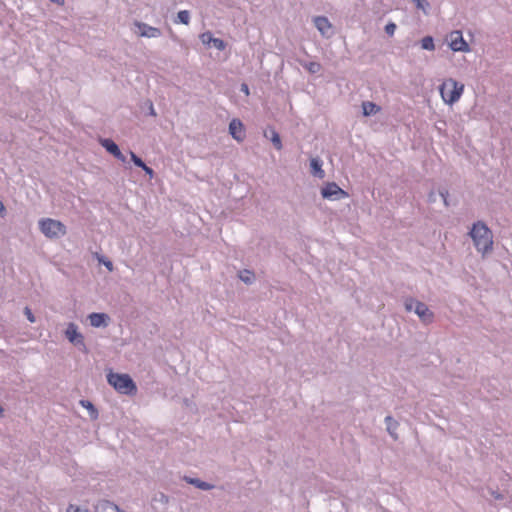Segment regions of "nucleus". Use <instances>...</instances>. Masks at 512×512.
Returning a JSON list of instances; mask_svg holds the SVG:
<instances>
[{"mask_svg": "<svg viewBox=\"0 0 512 512\" xmlns=\"http://www.w3.org/2000/svg\"><path fill=\"white\" fill-rule=\"evenodd\" d=\"M469 234L478 252L485 255L492 250L493 234L483 222L474 223Z\"/></svg>", "mask_w": 512, "mask_h": 512, "instance_id": "nucleus-1", "label": "nucleus"}, {"mask_svg": "<svg viewBox=\"0 0 512 512\" xmlns=\"http://www.w3.org/2000/svg\"><path fill=\"white\" fill-rule=\"evenodd\" d=\"M439 92L444 103L453 105L460 100L464 92V84L453 78H447L440 85Z\"/></svg>", "mask_w": 512, "mask_h": 512, "instance_id": "nucleus-2", "label": "nucleus"}, {"mask_svg": "<svg viewBox=\"0 0 512 512\" xmlns=\"http://www.w3.org/2000/svg\"><path fill=\"white\" fill-rule=\"evenodd\" d=\"M107 381L117 392L121 394L135 395L137 392L136 384L128 374L110 372L107 375Z\"/></svg>", "mask_w": 512, "mask_h": 512, "instance_id": "nucleus-3", "label": "nucleus"}, {"mask_svg": "<svg viewBox=\"0 0 512 512\" xmlns=\"http://www.w3.org/2000/svg\"><path fill=\"white\" fill-rule=\"evenodd\" d=\"M39 228L40 231L50 239L53 238H59L61 236H64L67 232L66 226L58 221L54 220L52 218H43L39 221Z\"/></svg>", "mask_w": 512, "mask_h": 512, "instance_id": "nucleus-4", "label": "nucleus"}, {"mask_svg": "<svg viewBox=\"0 0 512 512\" xmlns=\"http://www.w3.org/2000/svg\"><path fill=\"white\" fill-rule=\"evenodd\" d=\"M406 309L411 311L414 309L415 313L425 323H430L433 319V313L429 310L426 304L410 299L405 303Z\"/></svg>", "mask_w": 512, "mask_h": 512, "instance_id": "nucleus-5", "label": "nucleus"}, {"mask_svg": "<svg viewBox=\"0 0 512 512\" xmlns=\"http://www.w3.org/2000/svg\"><path fill=\"white\" fill-rule=\"evenodd\" d=\"M449 47L455 52H468L469 46L467 42L464 40L461 31H452L449 36Z\"/></svg>", "mask_w": 512, "mask_h": 512, "instance_id": "nucleus-6", "label": "nucleus"}, {"mask_svg": "<svg viewBox=\"0 0 512 512\" xmlns=\"http://www.w3.org/2000/svg\"><path fill=\"white\" fill-rule=\"evenodd\" d=\"M323 198L331 199V198H346L348 196L347 192L341 189L336 183L331 182L327 183L321 191Z\"/></svg>", "mask_w": 512, "mask_h": 512, "instance_id": "nucleus-7", "label": "nucleus"}, {"mask_svg": "<svg viewBox=\"0 0 512 512\" xmlns=\"http://www.w3.org/2000/svg\"><path fill=\"white\" fill-rule=\"evenodd\" d=\"M229 132L231 136L238 142H242L245 139V127L239 119L231 120L229 124Z\"/></svg>", "mask_w": 512, "mask_h": 512, "instance_id": "nucleus-8", "label": "nucleus"}, {"mask_svg": "<svg viewBox=\"0 0 512 512\" xmlns=\"http://www.w3.org/2000/svg\"><path fill=\"white\" fill-rule=\"evenodd\" d=\"M135 26L139 29V35L141 37L157 38L161 36L160 29L149 26L142 22H135Z\"/></svg>", "mask_w": 512, "mask_h": 512, "instance_id": "nucleus-9", "label": "nucleus"}, {"mask_svg": "<svg viewBox=\"0 0 512 512\" xmlns=\"http://www.w3.org/2000/svg\"><path fill=\"white\" fill-rule=\"evenodd\" d=\"M100 143L109 153H111L118 160H121L122 162L126 160L125 156L122 154L117 144L111 139H101Z\"/></svg>", "mask_w": 512, "mask_h": 512, "instance_id": "nucleus-10", "label": "nucleus"}, {"mask_svg": "<svg viewBox=\"0 0 512 512\" xmlns=\"http://www.w3.org/2000/svg\"><path fill=\"white\" fill-rule=\"evenodd\" d=\"M68 340L74 345H83V336L78 332V328L74 323H70L65 331Z\"/></svg>", "mask_w": 512, "mask_h": 512, "instance_id": "nucleus-11", "label": "nucleus"}, {"mask_svg": "<svg viewBox=\"0 0 512 512\" xmlns=\"http://www.w3.org/2000/svg\"><path fill=\"white\" fill-rule=\"evenodd\" d=\"M89 320L93 327L106 326L108 316L105 313H92L89 315Z\"/></svg>", "mask_w": 512, "mask_h": 512, "instance_id": "nucleus-12", "label": "nucleus"}, {"mask_svg": "<svg viewBox=\"0 0 512 512\" xmlns=\"http://www.w3.org/2000/svg\"><path fill=\"white\" fill-rule=\"evenodd\" d=\"M314 24L317 29L321 32V34L325 35L329 30H331L332 26L329 20L324 16H318L314 19Z\"/></svg>", "mask_w": 512, "mask_h": 512, "instance_id": "nucleus-13", "label": "nucleus"}, {"mask_svg": "<svg viewBox=\"0 0 512 512\" xmlns=\"http://www.w3.org/2000/svg\"><path fill=\"white\" fill-rule=\"evenodd\" d=\"M310 166H311L313 175L317 176L320 179L325 177V172L322 169V163L319 159L312 158L310 161Z\"/></svg>", "mask_w": 512, "mask_h": 512, "instance_id": "nucleus-14", "label": "nucleus"}, {"mask_svg": "<svg viewBox=\"0 0 512 512\" xmlns=\"http://www.w3.org/2000/svg\"><path fill=\"white\" fill-rule=\"evenodd\" d=\"M97 512H122L117 505L110 501H103L97 506Z\"/></svg>", "mask_w": 512, "mask_h": 512, "instance_id": "nucleus-15", "label": "nucleus"}, {"mask_svg": "<svg viewBox=\"0 0 512 512\" xmlns=\"http://www.w3.org/2000/svg\"><path fill=\"white\" fill-rule=\"evenodd\" d=\"M362 108H363V114L365 116H370V115L376 114L377 112L380 111V107L370 101L363 102Z\"/></svg>", "mask_w": 512, "mask_h": 512, "instance_id": "nucleus-16", "label": "nucleus"}, {"mask_svg": "<svg viewBox=\"0 0 512 512\" xmlns=\"http://www.w3.org/2000/svg\"><path fill=\"white\" fill-rule=\"evenodd\" d=\"M80 404L82 405V407L86 408L90 412V416L93 419L97 418L98 412H97L96 408L94 407V405L90 401H88V400H81Z\"/></svg>", "mask_w": 512, "mask_h": 512, "instance_id": "nucleus-17", "label": "nucleus"}, {"mask_svg": "<svg viewBox=\"0 0 512 512\" xmlns=\"http://www.w3.org/2000/svg\"><path fill=\"white\" fill-rule=\"evenodd\" d=\"M421 47L424 50L433 51L435 49L434 40L431 36H426L421 40Z\"/></svg>", "mask_w": 512, "mask_h": 512, "instance_id": "nucleus-18", "label": "nucleus"}, {"mask_svg": "<svg viewBox=\"0 0 512 512\" xmlns=\"http://www.w3.org/2000/svg\"><path fill=\"white\" fill-rule=\"evenodd\" d=\"M385 421L387 424V430L394 438H396V435L394 434V430L398 426V423L391 416H387Z\"/></svg>", "mask_w": 512, "mask_h": 512, "instance_id": "nucleus-19", "label": "nucleus"}, {"mask_svg": "<svg viewBox=\"0 0 512 512\" xmlns=\"http://www.w3.org/2000/svg\"><path fill=\"white\" fill-rule=\"evenodd\" d=\"M304 68L309 73L314 74V73H318L321 70V65L318 62H308V63L304 64Z\"/></svg>", "mask_w": 512, "mask_h": 512, "instance_id": "nucleus-20", "label": "nucleus"}, {"mask_svg": "<svg viewBox=\"0 0 512 512\" xmlns=\"http://www.w3.org/2000/svg\"><path fill=\"white\" fill-rule=\"evenodd\" d=\"M177 18H178V22L187 25L190 21L189 12L187 10L179 11Z\"/></svg>", "mask_w": 512, "mask_h": 512, "instance_id": "nucleus-21", "label": "nucleus"}, {"mask_svg": "<svg viewBox=\"0 0 512 512\" xmlns=\"http://www.w3.org/2000/svg\"><path fill=\"white\" fill-rule=\"evenodd\" d=\"M239 277L245 283H251L254 279V274L249 270H243L240 272Z\"/></svg>", "mask_w": 512, "mask_h": 512, "instance_id": "nucleus-22", "label": "nucleus"}, {"mask_svg": "<svg viewBox=\"0 0 512 512\" xmlns=\"http://www.w3.org/2000/svg\"><path fill=\"white\" fill-rule=\"evenodd\" d=\"M271 141L277 150L282 149V142H281L280 136L275 130H272Z\"/></svg>", "mask_w": 512, "mask_h": 512, "instance_id": "nucleus-23", "label": "nucleus"}, {"mask_svg": "<svg viewBox=\"0 0 512 512\" xmlns=\"http://www.w3.org/2000/svg\"><path fill=\"white\" fill-rule=\"evenodd\" d=\"M213 38L214 37L212 36V34L210 32H205L200 35V39H201L202 43L205 45L211 44Z\"/></svg>", "mask_w": 512, "mask_h": 512, "instance_id": "nucleus-24", "label": "nucleus"}, {"mask_svg": "<svg viewBox=\"0 0 512 512\" xmlns=\"http://www.w3.org/2000/svg\"><path fill=\"white\" fill-rule=\"evenodd\" d=\"M130 156H131V160L133 161V163L136 166L142 168L145 165V163L142 161V159L139 158L134 152H130Z\"/></svg>", "mask_w": 512, "mask_h": 512, "instance_id": "nucleus-25", "label": "nucleus"}, {"mask_svg": "<svg viewBox=\"0 0 512 512\" xmlns=\"http://www.w3.org/2000/svg\"><path fill=\"white\" fill-rule=\"evenodd\" d=\"M191 483L195 484L197 487H199L203 490H209L212 488V485H210L206 482L199 481V480H191Z\"/></svg>", "mask_w": 512, "mask_h": 512, "instance_id": "nucleus-26", "label": "nucleus"}, {"mask_svg": "<svg viewBox=\"0 0 512 512\" xmlns=\"http://www.w3.org/2000/svg\"><path fill=\"white\" fill-rule=\"evenodd\" d=\"M396 24L393 23V22H389L386 26H385V32L389 35V36H393L395 31H396Z\"/></svg>", "mask_w": 512, "mask_h": 512, "instance_id": "nucleus-27", "label": "nucleus"}, {"mask_svg": "<svg viewBox=\"0 0 512 512\" xmlns=\"http://www.w3.org/2000/svg\"><path fill=\"white\" fill-rule=\"evenodd\" d=\"M212 44L218 49V50H224L226 45L225 42L222 39L219 38H213Z\"/></svg>", "mask_w": 512, "mask_h": 512, "instance_id": "nucleus-28", "label": "nucleus"}, {"mask_svg": "<svg viewBox=\"0 0 512 512\" xmlns=\"http://www.w3.org/2000/svg\"><path fill=\"white\" fill-rule=\"evenodd\" d=\"M25 315L27 316V319L31 322V323H34L35 322V317L31 311L30 308L26 307L25 310Z\"/></svg>", "mask_w": 512, "mask_h": 512, "instance_id": "nucleus-29", "label": "nucleus"}, {"mask_svg": "<svg viewBox=\"0 0 512 512\" xmlns=\"http://www.w3.org/2000/svg\"><path fill=\"white\" fill-rule=\"evenodd\" d=\"M145 173L149 176L150 179L154 177V171L152 168L148 167L146 164L142 167Z\"/></svg>", "mask_w": 512, "mask_h": 512, "instance_id": "nucleus-30", "label": "nucleus"}, {"mask_svg": "<svg viewBox=\"0 0 512 512\" xmlns=\"http://www.w3.org/2000/svg\"><path fill=\"white\" fill-rule=\"evenodd\" d=\"M67 512H88L87 510H81L79 507L77 506H74V505H70L68 508H67Z\"/></svg>", "mask_w": 512, "mask_h": 512, "instance_id": "nucleus-31", "label": "nucleus"}, {"mask_svg": "<svg viewBox=\"0 0 512 512\" xmlns=\"http://www.w3.org/2000/svg\"><path fill=\"white\" fill-rule=\"evenodd\" d=\"M100 262H102L109 271H112L113 270V264L111 261H104L102 258H98Z\"/></svg>", "mask_w": 512, "mask_h": 512, "instance_id": "nucleus-32", "label": "nucleus"}, {"mask_svg": "<svg viewBox=\"0 0 512 512\" xmlns=\"http://www.w3.org/2000/svg\"><path fill=\"white\" fill-rule=\"evenodd\" d=\"M241 91L244 92L246 95H249V87L247 84H242L241 85Z\"/></svg>", "mask_w": 512, "mask_h": 512, "instance_id": "nucleus-33", "label": "nucleus"}, {"mask_svg": "<svg viewBox=\"0 0 512 512\" xmlns=\"http://www.w3.org/2000/svg\"><path fill=\"white\" fill-rule=\"evenodd\" d=\"M5 212V206L4 204L0 201V215L2 216Z\"/></svg>", "mask_w": 512, "mask_h": 512, "instance_id": "nucleus-34", "label": "nucleus"}, {"mask_svg": "<svg viewBox=\"0 0 512 512\" xmlns=\"http://www.w3.org/2000/svg\"><path fill=\"white\" fill-rule=\"evenodd\" d=\"M417 6H418L419 8H422V7H423V4H421V1H420V0H417Z\"/></svg>", "mask_w": 512, "mask_h": 512, "instance_id": "nucleus-35", "label": "nucleus"}, {"mask_svg": "<svg viewBox=\"0 0 512 512\" xmlns=\"http://www.w3.org/2000/svg\"><path fill=\"white\" fill-rule=\"evenodd\" d=\"M3 415V409L0 407V416Z\"/></svg>", "mask_w": 512, "mask_h": 512, "instance_id": "nucleus-36", "label": "nucleus"}]
</instances>
